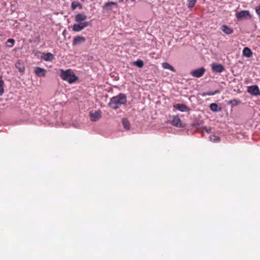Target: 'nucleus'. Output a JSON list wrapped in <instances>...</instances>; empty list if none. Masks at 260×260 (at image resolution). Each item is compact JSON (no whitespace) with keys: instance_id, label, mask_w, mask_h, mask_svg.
<instances>
[{"instance_id":"1","label":"nucleus","mask_w":260,"mask_h":260,"mask_svg":"<svg viewBox=\"0 0 260 260\" xmlns=\"http://www.w3.org/2000/svg\"><path fill=\"white\" fill-rule=\"evenodd\" d=\"M127 102V97L124 93H119L110 99L108 104L109 106L112 109L116 110Z\"/></svg>"},{"instance_id":"2","label":"nucleus","mask_w":260,"mask_h":260,"mask_svg":"<svg viewBox=\"0 0 260 260\" xmlns=\"http://www.w3.org/2000/svg\"><path fill=\"white\" fill-rule=\"evenodd\" d=\"M60 76L62 80L68 81L70 84L75 82L78 79L74 72L70 69L66 71L61 69Z\"/></svg>"},{"instance_id":"3","label":"nucleus","mask_w":260,"mask_h":260,"mask_svg":"<svg viewBox=\"0 0 260 260\" xmlns=\"http://www.w3.org/2000/svg\"><path fill=\"white\" fill-rule=\"evenodd\" d=\"M170 123L176 127L182 128L185 127V124L181 122L178 115L173 116L170 119Z\"/></svg>"},{"instance_id":"4","label":"nucleus","mask_w":260,"mask_h":260,"mask_svg":"<svg viewBox=\"0 0 260 260\" xmlns=\"http://www.w3.org/2000/svg\"><path fill=\"white\" fill-rule=\"evenodd\" d=\"M73 25L72 29L74 31H80L89 25V23L87 21L83 22H77Z\"/></svg>"},{"instance_id":"5","label":"nucleus","mask_w":260,"mask_h":260,"mask_svg":"<svg viewBox=\"0 0 260 260\" xmlns=\"http://www.w3.org/2000/svg\"><path fill=\"white\" fill-rule=\"evenodd\" d=\"M236 16L238 20L245 19L247 18L250 19L251 15L248 10H243L236 13Z\"/></svg>"},{"instance_id":"6","label":"nucleus","mask_w":260,"mask_h":260,"mask_svg":"<svg viewBox=\"0 0 260 260\" xmlns=\"http://www.w3.org/2000/svg\"><path fill=\"white\" fill-rule=\"evenodd\" d=\"M205 72V69L203 67L198 68L191 71L190 74L192 76L196 78H200L203 76Z\"/></svg>"},{"instance_id":"7","label":"nucleus","mask_w":260,"mask_h":260,"mask_svg":"<svg viewBox=\"0 0 260 260\" xmlns=\"http://www.w3.org/2000/svg\"><path fill=\"white\" fill-rule=\"evenodd\" d=\"M247 92L252 95L257 96L260 95V91L257 85L248 86Z\"/></svg>"},{"instance_id":"8","label":"nucleus","mask_w":260,"mask_h":260,"mask_svg":"<svg viewBox=\"0 0 260 260\" xmlns=\"http://www.w3.org/2000/svg\"><path fill=\"white\" fill-rule=\"evenodd\" d=\"M47 71L44 69L39 67L34 68V73L39 77H43L46 76Z\"/></svg>"},{"instance_id":"9","label":"nucleus","mask_w":260,"mask_h":260,"mask_svg":"<svg viewBox=\"0 0 260 260\" xmlns=\"http://www.w3.org/2000/svg\"><path fill=\"white\" fill-rule=\"evenodd\" d=\"M212 70L215 73H220L222 72L224 68L221 64L213 63L211 66Z\"/></svg>"},{"instance_id":"10","label":"nucleus","mask_w":260,"mask_h":260,"mask_svg":"<svg viewBox=\"0 0 260 260\" xmlns=\"http://www.w3.org/2000/svg\"><path fill=\"white\" fill-rule=\"evenodd\" d=\"M174 107L181 112H188L190 110L189 107L182 104H177L175 105Z\"/></svg>"},{"instance_id":"11","label":"nucleus","mask_w":260,"mask_h":260,"mask_svg":"<svg viewBox=\"0 0 260 260\" xmlns=\"http://www.w3.org/2000/svg\"><path fill=\"white\" fill-rule=\"evenodd\" d=\"M90 119L92 121H96L101 117V112L99 110L90 112Z\"/></svg>"},{"instance_id":"12","label":"nucleus","mask_w":260,"mask_h":260,"mask_svg":"<svg viewBox=\"0 0 260 260\" xmlns=\"http://www.w3.org/2000/svg\"><path fill=\"white\" fill-rule=\"evenodd\" d=\"M41 58L46 61H51L54 59V56L51 53H42Z\"/></svg>"},{"instance_id":"13","label":"nucleus","mask_w":260,"mask_h":260,"mask_svg":"<svg viewBox=\"0 0 260 260\" xmlns=\"http://www.w3.org/2000/svg\"><path fill=\"white\" fill-rule=\"evenodd\" d=\"M87 19V16L83 14H78L75 16V20L76 22H82Z\"/></svg>"},{"instance_id":"14","label":"nucleus","mask_w":260,"mask_h":260,"mask_svg":"<svg viewBox=\"0 0 260 260\" xmlns=\"http://www.w3.org/2000/svg\"><path fill=\"white\" fill-rule=\"evenodd\" d=\"M85 41V38L83 37L77 36L76 37L73 41V44L74 45H77L80 44L82 42H84Z\"/></svg>"},{"instance_id":"15","label":"nucleus","mask_w":260,"mask_h":260,"mask_svg":"<svg viewBox=\"0 0 260 260\" xmlns=\"http://www.w3.org/2000/svg\"><path fill=\"white\" fill-rule=\"evenodd\" d=\"M210 110L214 112H220L221 110V108L219 107L216 103H212L210 105Z\"/></svg>"},{"instance_id":"16","label":"nucleus","mask_w":260,"mask_h":260,"mask_svg":"<svg viewBox=\"0 0 260 260\" xmlns=\"http://www.w3.org/2000/svg\"><path fill=\"white\" fill-rule=\"evenodd\" d=\"M252 52L248 47H245L243 50V55L246 57H250L252 56Z\"/></svg>"},{"instance_id":"17","label":"nucleus","mask_w":260,"mask_h":260,"mask_svg":"<svg viewBox=\"0 0 260 260\" xmlns=\"http://www.w3.org/2000/svg\"><path fill=\"white\" fill-rule=\"evenodd\" d=\"M221 30L223 32L227 35L231 34L233 32L232 29L225 25H223L221 26Z\"/></svg>"},{"instance_id":"18","label":"nucleus","mask_w":260,"mask_h":260,"mask_svg":"<svg viewBox=\"0 0 260 260\" xmlns=\"http://www.w3.org/2000/svg\"><path fill=\"white\" fill-rule=\"evenodd\" d=\"M122 124L125 129L129 130L130 129L129 122L126 118H123L122 119Z\"/></svg>"},{"instance_id":"19","label":"nucleus","mask_w":260,"mask_h":260,"mask_svg":"<svg viewBox=\"0 0 260 260\" xmlns=\"http://www.w3.org/2000/svg\"><path fill=\"white\" fill-rule=\"evenodd\" d=\"M162 67L163 68L165 69H168L170 70L171 71L175 72V70L174 68L171 66L169 63L168 62H164L162 63Z\"/></svg>"},{"instance_id":"20","label":"nucleus","mask_w":260,"mask_h":260,"mask_svg":"<svg viewBox=\"0 0 260 260\" xmlns=\"http://www.w3.org/2000/svg\"><path fill=\"white\" fill-rule=\"evenodd\" d=\"M77 7H79L80 9L82 8V6L81 4L77 2L74 1L71 4V8L73 10H75Z\"/></svg>"},{"instance_id":"21","label":"nucleus","mask_w":260,"mask_h":260,"mask_svg":"<svg viewBox=\"0 0 260 260\" xmlns=\"http://www.w3.org/2000/svg\"><path fill=\"white\" fill-rule=\"evenodd\" d=\"M16 68L18 70L20 73H23L25 71V68L23 64L20 62H18L15 64Z\"/></svg>"},{"instance_id":"22","label":"nucleus","mask_w":260,"mask_h":260,"mask_svg":"<svg viewBox=\"0 0 260 260\" xmlns=\"http://www.w3.org/2000/svg\"><path fill=\"white\" fill-rule=\"evenodd\" d=\"M220 91L219 90H216L213 92H205L202 93V95L203 96H205L206 95H214L216 94L220 93Z\"/></svg>"},{"instance_id":"23","label":"nucleus","mask_w":260,"mask_h":260,"mask_svg":"<svg viewBox=\"0 0 260 260\" xmlns=\"http://www.w3.org/2000/svg\"><path fill=\"white\" fill-rule=\"evenodd\" d=\"M4 82L2 80V76H0V96L4 93Z\"/></svg>"},{"instance_id":"24","label":"nucleus","mask_w":260,"mask_h":260,"mask_svg":"<svg viewBox=\"0 0 260 260\" xmlns=\"http://www.w3.org/2000/svg\"><path fill=\"white\" fill-rule=\"evenodd\" d=\"M209 139L213 142H217L220 140L219 137L214 135L210 136Z\"/></svg>"},{"instance_id":"25","label":"nucleus","mask_w":260,"mask_h":260,"mask_svg":"<svg viewBox=\"0 0 260 260\" xmlns=\"http://www.w3.org/2000/svg\"><path fill=\"white\" fill-rule=\"evenodd\" d=\"M134 64L140 68H141L144 66V62L142 60L138 59L137 61L134 62Z\"/></svg>"},{"instance_id":"26","label":"nucleus","mask_w":260,"mask_h":260,"mask_svg":"<svg viewBox=\"0 0 260 260\" xmlns=\"http://www.w3.org/2000/svg\"><path fill=\"white\" fill-rule=\"evenodd\" d=\"M240 103H241L240 100H237V99L232 100L229 102V104H231L232 106H234L238 105Z\"/></svg>"},{"instance_id":"27","label":"nucleus","mask_w":260,"mask_h":260,"mask_svg":"<svg viewBox=\"0 0 260 260\" xmlns=\"http://www.w3.org/2000/svg\"><path fill=\"white\" fill-rule=\"evenodd\" d=\"M15 40L13 39H9L7 41V43H10L11 45H8L7 44V47H9V48H11V47H12L14 44H15Z\"/></svg>"},{"instance_id":"28","label":"nucleus","mask_w":260,"mask_h":260,"mask_svg":"<svg viewBox=\"0 0 260 260\" xmlns=\"http://www.w3.org/2000/svg\"><path fill=\"white\" fill-rule=\"evenodd\" d=\"M112 5L117 6V4L116 2H108V3H105V4L104 6V8H108L109 7H110Z\"/></svg>"},{"instance_id":"29","label":"nucleus","mask_w":260,"mask_h":260,"mask_svg":"<svg viewBox=\"0 0 260 260\" xmlns=\"http://www.w3.org/2000/svg\"><path fill=\"white\" fill-rule=\"evenodd\" d=\"M197 0H189L188 1V7L189 8H192L195 5Z\"/></svg>"},{"instance_id":"30","label":"nucleus","mask_w":260,"mask_h":260,"mask_svg":"<svg viewBox=\"0 0 260 260\" xmlns=\"http://www.w3.org/2000/svg\"><path fill=\"white\" fill-rule=\"evenodd\" d=\"M255 10L256 12V13L257 14V16H258V18L260 21V5H258L255 8Z\"/></svg>"},{"instance_id":"31","label":"nucleus","mask_w":260,"mask_h":260,"mask_svg":"<svg viewBox=\"0 0 260 260\" xmlns=\"http://www.w3.org/2000/svg\"><path fill=\"white\" fill-rule=\"evenodd\" d=\"M211 128L210 127L207 128V127H204L203 128V130L202 131V132H203L204 131H205L207 133H210L211 132Z\"/></svg>"},{"instance_id":"32","label":"nucleus","mask_w":260,"mask_h":260,"mask_svg":"<svg viewBox=\"0 0 260 260\" xmlns=\"http://www.w3.org/2000/svg\"><path fill=\"white\" fill-rule=\"evenodd\" d=\"M192 126H193L197 128H200V124L199 123H194L192 124Z\"/></svg>"}]
</instances>
